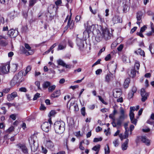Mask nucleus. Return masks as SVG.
<instances>
[{"label": "nucleus", "mask_w": 154, "mask_h": 154, "mask_svg": "<svg viewBox=\"0 0 154 154\" xmlns=\"http://www.w3.org/2000/svg\"><path fill=\"white\" fill-rule=\"evenodd\" d=\"M65 123L63 121H57L54 125V128L55 132L58 134H62L65 129Z\"/></svg>", "instance_id": "f257e3e1"}, {"label": "nucleus", "mask_w": 154, "mask_h": 154, "mask_svg": "<svg viewBox=\"0 0 154 154\" xmlns=\"http://www.w3.org/2000/svg\"><path fill=\"white\" fill-rule=\"evenodd\" d=\"M23 75V72L22 71H19L17 74H15L14 76L11 81V83L13 85L20 84L24 81Z\"/></svg>", "instance_id": "f03ea898"}, {"label": "nucleus", "mask_w": 154, "mask_h": 154, "mask_svg": "<svg viewBox=\"0 0 154 154\" xmlns=\"http://www.w3.org/2000/svg\"><path fill=\"white\" fill-rule=\"evenodd\" d=\"M36 137L35 135L32 136L29 139V142L32 152L36 151L38 147V144L35 142Z\"/></svg>", "instance_id": "7ed1b4c3"}, {"label": "nucleus", "mask_w": 154, "mask_h": 154, "mask_svg": "<svg viewBox=\"0 0 154 154\" xmlns=\"http://www.w3.org/2000/svg\"><path fill=\"white\" fill-rule=\"evenodd\" d=\"M71 16L72 14L69 16L68 15L65 20L64 22H66V20H68L67 25L65 27V29H67L68 28L72 29L74 27V22L72 20H71Z\"/></svg>", "instance_id": "20e7f679"}, {"label": "nucleus", "mask_w": 154, "mask_h": 154, "mask_svg": "<svg viewBox=\"0 0 154 154\" xmlns=\"http://www.w3.org/2000/svg\"><path fill=\"white\" fill-rule=\"evenodd\" d=\"M10 65L9 64L4 65L0 68V74H5L7 73L9 71Z\"/></svg>", "instance_id": "39448f33"}, {"label": "nucleus", "mask_w": 154, "mask_h": 154, "mask_svg": "<svg viewBox=\"0 0 154 154\" xmlns=\"http://www.w3.org/2000/svg\"><path fill=\"white\" fill-rule=\"evenodd\" d=\"M8 38L7 36H4L2 34L0 35V45L2 46H5L8 44L6 40Z\"/></svg>", "instance_id": "423d86ee"}, {"label": "nucleus", "mask_w": 154, "mask_h": 154, "mask_svg": "<svg viewBox=\"0 0 154 154\" xmlns=\"http://www.w3.org/2000/svg\"><path fill=\"white\" fill-rule=\"evenodd\" d=\"M42 130L46 132H48L50 129L51 125L48 122H45L43 123L41 125Z\"/></svg>", "instance_id": "0eeeda50"}, {"label": "nucleus", "mask_w": 154, "mask_h": 154, "mask_svg": "<svg viewBox=\"0 0 154 154\" xmlns=\"http://www.w3.org/2000/svg\"><path fill=\"white\" fill-rule=\"evenodd\" d=\"M140 94L142 97V101L144 102L147 99V97L149 96L148 94L146 92L144 89L142 88L140 90Z\"/></svg>", "instance_id": "6e6552de"}, {"label": "nucleus", "mask_w": 154, "mask_h": 154, "mask_svg": "<svg viewBox=\"0 0 154 154\" xmlns=\"http://www.w3.org/2000/svg\"><path fill=\"white\" fill-rule=\"evenodd\" d=\"M101 32L103 38L105 40H107L110 38L111 34L107 29H102Z\"/></svg>", "instance_id": "1a4fd4ad"}, {"label": "nucleus", "mask_w": 154, "mask_h": 154, "mask_svg": "<svg viewBox=\"0 0 154 154\" xmlns=\"http://www.w3.org/2000/svg\"><path fill=\"white\" fill-rule=\"evenodd\" d=\"M16 146L17 148L20 149L22 152L25 154H28V150L25 145L19 143L16 145Z\"/></svg>", "instance_id": "9d476101"}, {"label": "nucleus", "mask_w": 154, "mask_h": 154, "mask_svg": "<svg viewBox=\"0 0 154 154\" xmlns=\"http://www.w3.org/2000/svg\"><path fill=\"white\" fill-rule=\"evenodd\" d=\"M84 41L79 38H77L76 44L80 50H82L84 47Z\"/></svg>", "instance_id": "9b49d317"}, {"label": "nucleus", "mask_w": 154, "mask_h": 154, "mask_svg": "<svg viewBox=\"0 0 154 154\" xmlns=\"http://www.w3.org/2000/svg\"><path fill=\"white\" fill-rule=\"evenodd\" d=\"M18 34V32L14 29H11L8 32V35L11 37L14 38L16 37Z\"/></svg>", "instance_id": "f8f14e48"}, {"label": "nucleus", "mask_w": 154, "mask_h": 154, "mask_svg": "<svg viewBox=\"0 0 154 154\" xmlns=\"http://www.w3.org/2000/svg\"><path fill=\"white\" fill-rule=\"evenodd\" d=\"M143 14V13L140 11H139L137 13L136 18L137 21V23L139 26H140V23L142 21L141 18Z\"/></svg>", "instance_id": "ddd939ff"}, {"label": "nucleus", "mask_w": 154, "mask_h": 154, "mask_svg": "<svg viewBox=\"0 0 154 154\" xmlns=\"http://www.w3.org/2000/svg\"><path fill=\"white\" fill-rule=\"evenodd\" d=\"M17 96V94L16 92H13L11 94H8L7 96V100L9 101H11Z\"/></svg>", "instance_id": "4468645a"}, {"label": "nucleus", "mask_w": 154, "mask_h": 154, "mask_svg": "<svg viewBox=\"0 0 154 154\" xmlns=\"http://www.w3.org/2000/svg\"><path fill=\"white\" fill-rule=\"evenodd\" d=\"M112 23L114 24L117 23H121L122 22V20L121 17L119 16H114L112 20Z\"/></svg>", "instance_id": "2eb2a0df"}, {"label": "nucleus", "mask_w": 154, "mask_h": 154, "mask_svg": "<svg viewBox=\"0 0 154 154\" xmlns=\"http://www.w3.org/2000/svg\"><path fill=\"white\" fill-rule=\"evenodd\" d=\"M121 94V91L119 89H115L113 91V94L115 97H119Z\"/></svg>", "instance_id": "dca6fc26"}, {"label": "nucleus", "mask_w": 154, "mask_h": 154, "mask_svg": "<svg viewBox=\"0 0 154 154\" xmlns=\"http://www.w3.org/2000/svg\"><path fill=\"white\" fill-rule=\"evenodd\" d=\"M142 141L147 146H149L150 144V141L145 136H143L141 137Z\"/></svg>", "instance_id": "f3484780"}, {"label": "nucleus", "mask_w": 154, "mask_h": 154, "mask_svg": "<svg viewBox=\"0 0 154 154\" xmlns=\"http://www.w3.org/2000/svg\"><path fill=\"white\" fill-rule=\"evenodd\" d=\"M136 72H138V71H136L134 68H132L128 71V74L131 77L134 78L135 76Z\"/></svg>", "instance_id": "a211bd4d"}, {"label": "nucleus", "mask_w": 154, "mask_h": 154, "mask_svg": "<svg viewBox=\"0 0 154 154\" xmlns=\"http://www.w3.org/2000/svg\"><path fill=\"white\" fill-rule=\"evenodd\" d=\"M129 130L128 129V130H125V134L124 135H123L122 134H121L119 135V136L120 137L121 140H122L123 139H125L128 138V133H129Z\"/></svg>", "instance_id": "6ab92c4d"}, {"label": "nucleus", "mask_w": 154, "mask_h": 154, "mask_svg": "<svg viewBox=\"0 0 154 154\" xmlns=\"http://www.w3.org/2000/svg\"><path fill=\"white\" fill-rule=\"evenodd\" d=\"M46 145L48 148L51 149H53L54 147L53 143L50 140L47 141Z\"/></svg>", "instance_id": "aec40b11"}, {"label": "nucleus", "mask_w": 154, "mask_h": 154, "mask_svg": "<svg viewBox=\"0 0 154 154\" xmlns=\"http://www.w3.org/2000/svg\"><path fill=\"white\" fill-rule=\"evenodd\" d=\"M60 94V90L55 91L51 95V97L53 98H56L58 97Z\"/></svg>", "instance_id": "412c9836"}, {"label": "nucleus", "mask_w": 154, "mask_h": 154, "mask_svg": "<svg viewBox=\"0 0 154 154\" xmlns=\"http://www.w3.org/2000/svg\"><path fill=\"white\" fill-rule=\"evenodd\" d=\"M126 0H122L120 1V4L122 5L123 7V11H125L127 9L128 6L126 4Z\"/></svg>", "instance_id": "4be33fe9"}, {"label": "nucleus", "mask_w": 154, "mask_h": 154, "mask_svg": "<svg viewBox=\"0 0 154 154\" xmlns=\"http://www.w3.org/2000/svg\"><path fill=\"white\" fill-rule=\"evenodd\" d=\"M21 51L23 53L26 54V55H32L33 53L32 51H27L24 47H23L22 49L21 50Z\"/></svg>", "instance_id": "5701e85b"}, {"label": "nucleus", "mask_w": 154, "mask_h": 154, "mask_svg": "<svg viewBox=\"0 0 154 154\" xmlns=\"http://www.w3.org/2000/svg\"><path fill=\"white\" fill-rule=\"evenodd\" d=\"M103 38L102 32H100V34H98L97 37H96V40L98 42H99L101 41Z\"/></svg>", "instance_id": "b1692460"}, {"label": "nucleus", "mask_w": 154, "mask_h": 154, "mask_svg": "<svg viewBox=\"0 0 154 154\" xmlns=\"http://www.w3.org/2000/svg\"><path fill=\"white\" fill-rule=\"evenodd\" d=\"M100 144H97L96 145L94 146L92 149L93 150L96 151V153H97V154H98L99 151L100 149Z\"/></svg>", "instance_id": "393cba45"}, {"label": "nucleus", "mask_w": 154, "mask_h": 154, "mask_svg": "<svg viewBox=\"0 0 154 154\" xmlns=\"http://www.w3.org/2000/svg\"><path fill=\"white\" fill-rule=\"evenodd\" d=\"M129 141L128 139H127L122 144V149L123 150H125L128 147V144Z\"/></svg>", "instance_id": "a878e982"}, {"label": "nucleus", "mask_w": 154, "mask_h": 154, "mask_svg": "<svg viewBox=\"0 0 154 154\" xmlns=\"http://www.w3.org/2000/svg\"><path fill=\"white\" fill-rule=\"evenodd\" d=\"M135 52L138 55H140L143 57L145 56L144 52L140 48L138 49L137 51H135Z\"/></svg>", "instance_id": "bb28decb"}, {"label": "nucleus", "mask_w": 154, "mask_h": 154, "mask_svg": "<svg viewBox=\"0 0 154 154\" xmlns=\"http://www.w3.org/2000/svg\"><path fill=\"white\" fill-rule=\"evenodd\" d=\"M130 83V79L128 78L126 79L124 82V87L125 88H127L128 86L129 83Z\"/></svg>", "instance_id": "cd10ccee"}, {"label": "nucleus", "mask_w": 154, "mask_h": 154, "mask_svg": "<svg viewBox=\"0 0 154 154\" xmlns=\"http://www.w3.org/2000/svg\"><path fill=\"white\" fill-rule=\"evenodd\" d=\"M18 65L16 63H13L11 65V70L13 72H15L17 69Z\"/></svg>", "instance_id": "c85d7f7f"}, {"label": "nucleus", "mask_w": 154, "mask_h": 154, "mask_svg": "<svg viewBox=\"0 0 154 154\" xmlns=\"http://www.w3.org/2000/svg\"><path fill=\"white\" fill-rule=\"evenodd\" d=\"M71 99H70V100H69L67 104V106L68 107H69V109L72 108V109L73 108L74 104H76L74 101H73L72 102H71L70 104H69V103L70 102Z\"/></svg>", "instance_id": "c756f323"}, {"label": "nucleus", "mask_w": 154, "mask_h": 154, "mask_svg": "<svg viewBox=\"0 0 154 154\" xmlns=\"http://www.w3.org/2000/svg\"><path fill=\"white\" fill-rule=\"evenodd\" d=\"M91 24L92 23L91 21L89 20L87 21L84 24L85 28L87 30H88L89 27H90V26Z\"/></svg>", "instance_id": "7c9ffc66"}, {"label": "nucleus", "mask_w": 154, "mask_h": 154, "mask_svg": "<svg viewBox=\"0 0 154 154\" xmlns=\"http://www.w3.org/2000/svg\"><path fill=\"white\" fill-rule=\"evenodd\" d=\"M51 85V83L48 81L45 82L42 84V87L44 88H47L49 87Z\"/></svg>", "instance_id": "2f4dec72"}, {"label": "nucleus", "mask_w": 154, "mask_h": 154, "mask_svg": "<svg viewBox=\"0 0 154 154\" xmlns=\"http://www.w3.org/2000/svg\"><path fill=\"white\" fill-rule=\"evenodd\" d=\"M117 68V64L116 63H113L111 65L110 69L112 71L115 72Z\"/></svg>", "instance_id": "473e14b6"}, {"label": "nucleus", "mask_w": 154, "mask_h": 154, "mask_svg": "<svg viewBox=\"0 0 154 154\" xmlns=\"http://www.w3.org/2000/svg\"><path fill=\"white\" fill-rule=\"evenodd\" d=\"M57 62L58 65L64 67L65 63L62 60L59 59L57 60Z\"/></svg>", "instance_id": "72a5a7b5"}, {"label": "nucleus", "mask_w": 154, "mask_h": 154, "mask_svg": "<svg viewBox=\"0 0 154 154\" xmlns=\"http://www.w3.org/2000/svg\"><path fill=\"white\" fill-rule=\"evenodd\" d=\"M66 45L65 44H62V43H60L58 46L57 50H63L65 48Z\"/></svg>", "instance_id": "f704fd0d"}, {"label": "nucleus", "mask_w": 154, "mask_h": 154, "mask_svg": "<svg viewBox=\"0 0 154 154\" xmlns=\"http://www.w3.org/2000/svg\"><path fill=\"white\" fill-rule=\"evenodd\" d=\"M56 87V85H53L51 86L50 85L48 88V91L49 92H52L55 89Z\"/></svg>", "instance_id": "c9c22d12"}, {"label": "nucleus", "mask_w": 154, "mask_h": 154, "mask_svg": "<svg viewBox=\"0 0 154 154\" xmlns=\"http://www.w3.org/2000/svg\"><path fill=\"white\" fill-rule=\"evenodd\" d=\"M149 50L152 54H154V44H150L149 46Z\"/></svg>", "instance_id": "e433bc0d"}, {"label": "nucleus", "mask_w": 154, "mask_h": 154, "mask_svg": "<svg viewBox=\"0 0 154 154\" xmlns=\"http://www.w3.org/2000/svg\"><path fill=\"white\" fill-rule=\"evenodd\" d=\"M32 67L30 66H28L26 68L25 73L24 74V75L25 76L29 72L31 69Z\"/></svg>", "instance_id": "4c0bfd02"}, {"label": "nucleus", "mask_w": 154, "mask_h": 154, "mask_svg": "<svg viewBox=\"0 0 154 154\" xmlns=\"http://www.w3.org/2000/svg\"><path fill=\"white\" fill-rule=\"evenodd\" d=\"M105 153V154H109L110 153L109 148L108 145L107 144L106 146L104 148Z\"/></svg>", "instance_id": "58836bf2"}, {"label": "nucleus", "mask_w": 154, "mask_h": 154, "mask_svg": "<svg viewBox=\"0 0 154 154\" xmlns=\"http://www.w3.org/2000/svg\"><path fill=\"white\" fill-rule=\"evenodd\" d=\"M14 127L13 126H11L6 131V133H10L14 130Z\"/></svg>", "instance_id": "ea45409f"}, {"label": "nucleus", "mask_w": 154, "mask_h": 154, "mask_svg": "<svg viewBox=\"0 0 154 154\" xmlns=\"http://www.w3.org/2000/svg\"><path fill=\"white\" fill-rule=\"evenodd\" d=\"M16 13L14 11H12L9 14V17L12 19H14L16 16Z\"/></svg>", "instance_id": "a19ab883"}, {"label": "nucleus", "mask_w": 154, "mask_h": 154, "mask_svg": "<svg viewBox=\"0 0 154 154\" xmlns=\"http://www.w3.org/2000/svg\"><path fill=\"white\" fill-rule=\"evenodd\" d=\"M38 0H29V6H33L37 2Z\"/></svg>", "instance_id": "79ce46f5"}, {"label": "nucleus", "mask_w": 154, "mask_h": 154, "mask_svg": "<svg viewBox=\"0 0 154 154\" xmlns=\"http://www.w3.org/2000/svg\"><path fill=\"white\" fill-rule=\"evenodd\" d=\"M24 46L28 50V51H32L31 50V47L29 44L27 43H25Z\"/></svg>", "instance_id": "37998d69"}, {"label": "nucleus", "mask_w": 154, "mask_h": 154, "mask_svg": "<svg viewBox=\"0 0 154 154\" xmlns=\"http://www.w3.org/2000/svg\"><path fill=\"white\" fill-rule=\"evenodd\" d=\"M140 66V64L139 62L136 61L134 65V69H136L137 70H138Z\"/></svg>", "instance_id": "c03bdc74"}, {"label": "nucleus", "mask_w": 154, "mask_h": 154, "mask_svg": "<svg viewBox=\"0 0 154 154\" xmlns=\"http://www.w3.org/2000/svg\"><path fill=\"white\" fill-rule=\"evenodd\" d=\"M56 112L55 111L52 110L50 112L49 114L48 115V116L50 117H53L56 114Z\"/></svg>", "instance_id": "a18cd8bd"}, {"label": "nucleus", "mask_w": 154, "mask_h": 154, "mask_svg": "<svg viewBox=\"0 0 154 154\" xmlns=\"http://www.w3.org/2000/svg\"><path fill=\"white\" fill-rule=\"evenodd\" d=\"M95 25L92 24L91 25L90 27H89L88 30L93 32L94 29Z\"/></svg>", "instance_id": "49530a36"}, {"label": "nucleus", "mask_w": 154, "mask_h": 154, "mask_svg": "<svg viewBox=\"0 0 154 154\" xmlns=\"http://www.w3.org/2000/svg\"><path fill=\"white\" fill-rule=\"evenodd\" d=\"M81 113L83 116H85L86 115L85 109V107H83L81 109Z\"/></svg>", "instance_id": "de8ad7c7"}, {"label": "nucleus", "mask_w": 154, "mask_h": 154, "mask_svg": "<svg viewBox=\"0 0 154 154\" xmlns=\"http://www.w3.org/2000/svg\"><path fill=\"white\" fill-rule=\"evenodd\" d=\"M102 140V138L101 137H100L99 138H95L94 139L93 142L96 143L99 141H101Z\"/></svg>", "instance_id": "09e8293b"}, {"label": "nucleus", "mask_w": 154, "mask_h": 154, "mask_svg": "<svg viewBox=\"0 0 154 154\" xmlns=\"http://www.w3.org/2000/svg\"><path fill=\"white\" fill-rule=\"evenodd\" d=\"M113 143L114 144L115 146L117 147L118 146L119 143V140L118 139H116L113 142Z\"/></svg>", "instance_id": "8fccbe9b"}, {"label": "nucleus", "mask_w": 154, "mask_h": 154, "mask_svg": "<svg viewBox=\"0 0 154 154\" xmlns=\"http://www.w3.org/2000/svg\"><path fill=\"white\" fill-rule=\"evenodd\" d=\"M119 38H118L117 41L114 42L111 45V47L112 48L115 47L118 44L117 41L118 40Z\"/></svg>", "instance_id": "3c124183"}, {"label": "nucleus", "mask_w": 154, "mask_h": 154, "mask_svg": "<svg viewBox=\"0 0 154 154\" xmlns=\"http://www.w3.org/2000/svg\"><path fill=\"white\" fill-rule=\"evenodd\" d=\"M40 94L38 93H37L34 96V97L33 99V100H36L38 98L40 97Z\"/></svg>", "instance_id": "603ef678"}, {"label": "nucleus", "mask_w": 154, "mask_h": 154, "mask_svg": "<svg viewBox=\"0 0 154 154\" xmlns=\"http://www.w3.org/2000/svg\"><path fill=\"white\" fill-rule=\"evenodd\" d=\"M68 43L69 46L71 48H72L73 47L74 44L71 40L69 39L68 40Z\"/></svg>", "instance_id": "864d4df0"}, {"label": "nucleus", "mask_w": 154, "mask_h": 154, "mask_svg": "<svg viewBox=\"0 0 154 154\" xmlns=\"http://www.w3.org/2000/svg\"><path fill=\"white\" fill-rule=\"evenodd\" d=\"M73 108V110L75 111H78L79 108L78 106L76 103V104H74V107Z\"/></svg>", "instance_id": "5fc2aeb1"}, {"label": "nucleus", "mask_w": 154, "mask_h": 154, "mask_svg": "<svg viewBox=\"0 0 154 154\" xmlns=\"http://www.w3.org/2000/svg\"><path fill=\"white\" fill-rule=\"evenodd\" d=\"M129 116L130 119H132L134 118V114L133 112L130 111Z\"/></svg>", "instance_id": "6e6d98bb"}, {"label": "nucleus", "mask_w": 154, "mask_h": 154, "mask_svg": "<svg viewBox=\"0 0 154 154\" xmlns=\"http://www.w3.org/2000/svg\"><path fill=\"white\" fill-rule=\"evenodd\" d=\"M19 90L21 92H26L27 91V90L25 88L22 87L20 88L19 89Z\"/></svg>", "instance_id": "4d7b16f0"}, {"label": "nucleus", "mask_w": 154, "mask_h": 154, "mask_svg": "<svg viewBox=\"0 0 154 154\" xmlns=\"http://www.w3.org/2000/svg\"><path fill=\"white\" fill-rule=\"evenodd\" d=\"M127 116V115L125 114H121L119 116V118L120 119H121L122 120H124L125 117Z\"/></svg>", "instance_id": "13d9d810"}, {"label": "nucleus", "mask_w": 154, "mask_h": 154, "mask_svg": "<svg viewBox=\"0 0 154 154\" xmlns=\"http://www.w3.org/2000/svg\"><path fill=\"white\" fill-rule=\"evenodd\" d=\"M130 120L132 123L134 124L135 125H136L137 122V120L136 119L134 118L133 119H130Z\"/></svg>", "instance_id": "bf43d9fd"}, {"label": "nucleus", "mask_w": 154, "mask_h": 154, "mask_svg": "<svg viewBox=\"0 0 154 154\" xmlns=\"http://www.w3.org/2000/svg\"><path fill=\"white\" fill-rule=\"evenodd\" d=\"M42 152L44 154H46L47 153V151H48V150L44 148L43 146H42Z\"/></svg>", "instance_id": "052dcab7"}, {"label": "nucleus", "mask_w": 154, "mask_h": 154, "mask_svg": "<svg viewBox=\"0 0 154 154\" xmlns=\"http://www.w3.org/2000/svg\"><path fill=\"white\" fill-rule=\"evenodd\" d=\"M35 84L36 85L39 89H41L40 88V82L39 81H36L35 82Z\"/></svg>", "instance_id": "680f3d73"}, {"label": "nucleus", "mask_w": 154, "mask_h": 154, "mask_svg": "<svg viewBox=\"0 0 154 154\" xmlns=\"http://www.w3.org/2000/svg\"><path fill=\"white\" fill-rule=\"evenodd\" d=\"M123 45L122 44H121L118 47L117 50L119 51H122V49L123 48Z\"/></svg>", "instance_id": "e2e57ef3"}, {"label": "nucleus", "mask_w": 154, "mask_h": 154, "mask_svg": "<svg viewBox=\"0 0 154 154\" xmlns=\"http://www.w3.org/2000/svg\"><path fill=\"white\" fill-rule=\"evenodd\" d=\"M110 76L109 75H107L105 77V80L106 82H109L110 81Z\"/></svg>", "instance_id": "0e129e2a"}, {"label": "nucleus", "mask_w": 154, "mask_h": 154, "mask_svg": "<svg viewBox=\"0 0 154 154\" xmlns=\"http://www.w3.org/2000/svg\"><path fill=\"white\" fill-rule=\"evenodd\" d=\"M105 50V47H104L102 48H101L99 51L98 53V55H100L101 53L104 51Z\"/></svg>", "instance_id": "69168bd1"}, {"label": "nucleus", "mask_w": 154, "mask_h": 154, "mask_svg": "<svg viewBox=\"0 0 154 154\" xmlns=\"http://www.w3.org/2000/svg\"><path fill=\"white\" fill-rule=\"evenodd\" d=\"M147 28V27L146 26H143L142 27L140 30V32H143Z\"/></svg>", "instance_id": "338daca9"}, {"label": "nucleus", "mask_w": 154, "mask_h": 154, "mask_svg": "<svg viewBox=\"0 0 154 154\" xmlns=\"http://www.w3.org/2000/svg\"><path fill=\"white\" fill-rule=\"evenodd\" d=\"M62 3L61 0H58L55 2V4L57 6H58Z\"/></svg>", "instance_id": "774afa93"}]
</instances>
